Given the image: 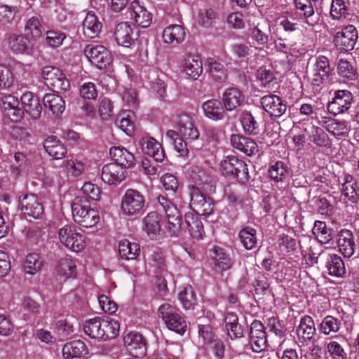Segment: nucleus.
I'll return each instance as SVG.
<instances>
[{"label": "nucleus", "instance_id": "25", "mask_svg": "<svg viewBox=\"0 0 359 359\" xmlns=\"http://www.w3.org/2000/svg\"><path fill=\"white\" fill-rule=\"evenodd\" d=\"M21 102L25 111L32 118L37 119L41 116L42 107L38 97L28 92L22 95Z\"/></svg>", "mask_w": 359, "mask_h": 359}, {"label": "nucleus", "instance_id": "17", "mask_svg": "<svg viewBox=\"0 0 359 359\" xmlns=\"http://www.w3.org/2000/svg\"><path fill=\"white\" fill-rule=\"evenodd\" d=\"M230 142L233 148L248 156L255 155L259 151L257 144L251 138L233 134L231 136Z\"/></svg>", "mask_w": 359, "mask_h": 359}, {"label": "nucleus", "instance_id": "42", "mask_svg": "<svg viewBox=\"0 0 359 359\" xmlns=\"http://www.w3.org/2000/svg\"><path fill=\"white\" fill-rule=\"evenodd\" d=\"M43 265L42 257L36 253L29 254L24 262V270L25 273L34 275L41 271Z\"/></svg>", "mask_w": 359, "mask_h": 359}, {"label": "nucleus", "instance_id": "45", "mask_svg": "<svg viewBox=\"0 0 359 359\" xmlns=\"http://www.w3.org/2000/svg\"><path fill=\"white\" fill-rule=\"evenodd\" d=\"M337 72L339 76L349 81L357 79V71L353 65L346 60L340 59L337 63Z\"/></svg>", "mask_w": 359, "mask_h": 359}, {"label": "nucleus", "instance_id": "54", "mask_svg": "<svg viewBox=\"0 0 359 359\" xmlns=\"http://www.w3.org/2000/svg\"><path fill=\"white\" fill-rule=\"evenodd\" d=\"M240 160L235 156H227L221 161V171L224 176L232 179Z\"/></svg>", "mask_w": 359, "mask_h": 359}, {"label": "nucleus", "instance_id": "8", "mask_svg": "<svg viewBox=\"0 0 359 359\" xmlns=\"http://www.w3.org/2000/svg\"><path fill=\"white\" fill-rule=\"evenodd\" d=\"M188 189L191 205L197 212L205 217L212 214L215 209V204L212 199L206 196L194 185L189 186Z\"/></svg>", "mask_w": 359, "mask_h": 359}, {"label": "nucleus", "instance_id": "47", "mask_svg": "<svg viewBox=\"0 0 359 359\" xmlns=\"http://www.w3.org/2000/svg\"><path fill=\"white\" fill-rule=\"evenodd\" d=\"M76 264L70 258L65 257L60 260L57 269V274L65 278L74 277L76 274Z\"/></svg>", "mask_w": 359, "mask_h": 359}, {"label": "nucleus", "instance_id": "16", "mask_svg": "<svg viewBox=\"0 0 359 359\" xmlns=\"http://www.w3.org/2000/svg\"><path fill=\"white\" fill-rule=\"evenodd\" d=\"M124 345L135 357H142L146 354V342L142 335L137 332H130L124 337Z\"/></svg>", "mask_w": 359, "mask_h": 359}, {"label": "nucleus", "instance_id": "53", "mask_svg": "<svg viewBox=\"0 0 359 359\" xmlns=\"http://www.w3.org/2000/svg\"><path fill=\"white\" fill-rule=\"evenodd\" d=\"M270 177L277 182H283L288 175V168L283 161H277L269 170Z\"/></svg>", "mask_w": 359, "mask_h": 359}, {"label": "nucleus", "instance_id": "52", "mask_svg": "<svg viewBox=\"0 0 359 359\" xmlns=\"http://www.w3.org/2000/svg\"><path fill=\"white\" fill-rule=\"evenodd\" d=\"M166 137L171 141L175 150L180 156H185L188 154V149L186 142L176 131L169 130L166 133Z\"/></svg>", "mask_w": 359, "mask_h": 359}, {"label": "nucleus", "instance_id": "57", "mask_svg": "<svg viewBox=\"0 0 359 359\" xmlns=\"http://www.w3.org/2000/svg\"><path fill=\"white\" fill-rule=\"evenodd\" d=\"M161 182L168 191L172 194H177L180 189V184L177 177L171 174H165L161 178Z\"/></svg>", "mask_w": 359, "mask_h": 359}, {"label": "nucleus", "instance_id": "35", "mask_svg": "<svg viewBox=\"0 0 359 359\" xmlns=\"http://www.w3.org/2000/svg\"><path fill=\"white\" fill-rule=\"evenodd\" d=\"M185 38V31L181 25H172L166 27L163 33V39L167 43L178 44Z\"/></svg>", "mask_w": 359, "mask_h": 359}, {"label": "nucleus", "instance_id": "20", "mask_svg": "<svg viewBox=\"0 0 359 359\" xmlns=\"http://www.w3.org/2000/svg\"><path fill=\"white\" fill-rule=\"evenodd\" d=\"M109 154L115 161L114 163L121 165L125 169L133 168L136 164L134 155L123 147H111L109 150Z\"/></svg>", "mask_w": 359, "mask_h": 359}, {"label": "nucleus", "instance_id": "63", "mask_svg": "<svg viewBox=\"0 0 359 359\" xmlns=\"http://www.w3.org/2000/svg\"><path fill=\"white\" fill-rule=\"evenodd\" d=\"M236 174L233 176L232 179H236L239 183L245 184L248 182L250 175L248 172V165L243 161L240 160L238 168L236 170Z\"/></svg>", "mask_w": 359, "mask_h": 359}, {"label": "nucleus", "instance_id": "29", "mask_svg": "<svg viewBox=\"0 0 359 359\" xmlns=\"http://www.w3.org/2000/svg\"><path fill=\"white\" fill-rule=\"evenodd\" d=\"M183 67L187 74L194 79L203 72L202 60L196 55H188L184 60Z\"/></svg>", "mask_w": 359, "mask_h": 359}, {"label": "nucleus", "instance_id": "38", "mask_svg": "<svg viewBox=\"0 0 359 359\" xmlns=\"http://www.w3.org/2000/svg\"><path fill=\"white\" fill-rule=\"evenodd\" d=\"M326 267L329 274L336 277H342L346 273L344 263L337 255H330L327 259Z\"/></svg>", "mask_w": 359, "mask_h": 359}, {"label": "nucleus", "instance_id": "30", "mask_svg": "<svg viewBox=\"0 0 359 359\" xmlns=\"http://www.w3.org/2000/svg\"><path fill=\"white\" fill-rule=\"evenodd\" d=\"M299 339L304 341L311 340L316 334V327L313 318L309 316H304L300 320L296 330Z\"/></svg>", "mask_w": 359, "mask_h": 359}, {"label": "nucleus", "instance_id": "60", "mask_svg": "<svg viewBox=\"0 0 359 359\" xmlns=\"http://www.w3.org/2000/svg\"><path fill=\"white\" fill-rule=\"evenodd\" d=\"M16 13L15 7L0 4V22L6 24L12 22Z\"/></svg>", "mask_w": 359, "mask_h": 359}, {"label": "nucleus", "instance_id": "50", "mask_svg": "<svg viewBox=\"0 0 359 359\" xmlns=\"http://www.w3.org/2000/svg\"><path fill=\"white\" fill-rule=\"evenodd\" d=\"M349 15L348 8L344 0H332L330 15L334 20H342Z\"/></svg>", "mask_w": 359, "mask_h": 359}, {"label": "nucleus", "instance_id": "62", "mask_svg": "<svg viewBox=\"0 0 359 359\" xmlns=\"http://www.w3.org/2000/svg\"><path fill=\"white\" fill-rule=\"evenodd\" d=\"M82 193L85 195L88 200L91 199L93 201H97L100 198V191L97 186L90 182H86L82 188ZM83 197V196H81Z\"/></svg>", "mask_w": 359, "mask_h": 359}, {"label": "nucleus", "instance_id": "14", "mask_svg": "<svg viewBox=\"0 0 359 359\" xmlns=\"http://www.w3.org/2000/svg\"><path fill=\"white\" fill-rule=\"evenodd\" d=\"M261 104L270 116L276 118L281 116L287 110L286 104L279 96L276 95L263 96L261 99Z\"/></svg>", "mask_w": 359, "mask_h": 359}, {"label": "nucleus", "instance_id": "1", "mask_svg": "<svg viewBox=\"0 0 359 359\" xmlns=\"http://www.w3.org/2000/svg\"><path fill=\"white\" fill-rule=\"evenodd\" d=\"M72 212L74 222L86 228L95 226L100 220L98 212L91 208L89 201L81 196L74 198Z\"/></svg>", "mask_w": 359, "mask_h": 359}, {"label": "nucleus", "instance_id": "22", "mask_svg": "<svg viewBox=\"0 0 359 359\" xmlns=\"http://www.w3.org/2000/svg\"><path fill=\"white\" fill-rule=\"evenodd\" d=\"M337 245L339 250L346 257H351L355 250V243L352 232L347 229H341L338 233Z\"/></svg>", "mask_w": 359, "mask_h": 359}, {"label": "nucleus", "instance_id": "26", "mask_svg": "<svg viewBox=\"0 0 359 359\" xmlns=\"http://www.w3.org/2000/svg\"><path fill=\"white\" fill-rule=\"evenodd\" d=\"M102 28V24L95 13H88L83 22V32L85 36L94 39L100 33Z\"/></svg>", "mask_w": 359, "mask_h": 359}, {"label": "nucleus", "instance_id": "40", "mask_svg": "<svg viewBox=\"0 0 359 359\" xmlns=\"http://www.w3.org/2000/svg\"><path fill=\"white\" fill-rule=\"evenodd\" d=\"M46 30L41 25L39 18L33 16L30 18L25 26V35L32 39H39Z\"/></svg>", "mask_w": 359, "mask_h": 359}, {"label": "nucleus", "instance_id": "31", "mask_svg": "<svg viewBox=\"0 0 359 359\" xmlns=\"http://www.w3.org/2000/svg\"><path fill=\"white\" fill-rule=\"evenodd\" d=\"M44 148L50 156L57 160L63 158L67 153L64 144L54 136L45 140Z\"/></svg>", "mask_w": 359, "mask_h": 359}, {"label": "nucleus", "instance_id": "10", "mask_svg": "<svg viewBox=\"0 0 359 359\" xmlns=\"http://www.w3.org/2000/svg\"><path fill=\"white\" fill-rule=\"evenodd\" d=\"M331 72L329 59L324 56L320 55L315 60L313 67V78L311 85L316 90H320L322 85L326 83L330 77Z\"/></svg>", "mask_w": 359, "mask_h": 359}, {"label": "nucleus", "instance_id": "43", "mask_svg": "<svg viewBox=\"0 0 359 359\" xmlns=\"http://www.w3.org/2000/svg\"><path fill=\"white\" fill-rule=\"evenodd\" d=\"M239 238L243 247L250 250L255 248L257 238V231L251 227L247 226L242 229L239 232Z\"/></svg>", "mask_w": 359, "mask_h": 359}, {"label": "nucleus", "instance_id": "51", "mask_svg": "<svg viewBox=\"0 0 359 359\" xmlns=\"http://www.w3.org/2000/svg\"><path fill=\"white\" fill-rule=\"evenodd\" d=\"M214 261L217 267L222 271L228 270L232 265L229 256L224 252V249L215 246L214 248Z\"/></svg>", "mask_w": 359, "mask_h": 359}, {"label": "nucleus", "instance_id": "39", "mask_svg": "<svg viewBox=\"0 0 359 359\" xmlns=\"http://www.w3.org/2000/svg\"><path fill=\"white\" fill-rule=\"evenodd\" d=\"M160 219L156 212H149L143 219L144 230L151 238L156 237L161 231Z\"/></svg>", "mask_w": 359, "mask_h": 359}, {"label": "nucleus", "instance_id": "18", "mask_svg": "<svg viewBox=\"0 0 359 359\" xmlns=\"http://www.w3.org/2000/svg\"><path fill=\"white\" fill-rule=\"evenodd\" d=\"M129 10L131 12V17L133 18L138 26L147 28L150 25L152 20L151 14L138 0H134L131 2Z\"/></svg>", "mask_w": 359, "mask_h": 359}, {"label": "nucleus", "instance_id": "46", "mask_svg": "<svg viewBox=\"0 0 359 359\" xmlns=\"http://www.w3.org/2000/svg\"><path fill=\"white\" fill-rule=\"evenodd\" d=\"M341 320L332 316H325L320 324V331L325 335L330 333H336L341 327Z\"/></svg>", "mask_w": 359, "mask_h": 359}, {"label": "nucleus", "instance_id": "5", "mask_svg": "<svg viewBox=\"0 0 359 359\" xmlns=\"http://www.w3.org/2000/svg\"><path fill=\"white\" fill-rule=\"evenodd\" d=\"M158 202L164 210L167 219V228L170 234L177 236L182 229V216L177 207L168 198L160 196Z\"/></svg>", "mask_w": 359, "mask_h": 359}, {"label": "nucleus", "instance_id": "49", "mask_svg": "<svg viewBox=\"0 0 359 359\" xmlns=\"http://www.w3.org/2000/svg\"><path fill=\"white\" fill-rule=\"evenodd\" d=\"M179 299L185 309H193L196 295L191 285H187L179 293Z\"/></svg>", "mask_w": 359, "mask_h": 359}, {"label": "nucleus", "instance_id": "4", "mask_svg": "<svg viewBox=\"0 0 359 359\" xmlns=\"http://www.w3.org/2000/svg\"><path fill=\"white\" fill-rule=\"evenodd\" d=\"M145 205V198L139 191L128 189L121 200V210L127 216H137L142 213Z\"/></svg>", "mask_w": 359, "mask_h": 359}, {"label": "nucleus", "instance_id": "7", "mask_svg": "<svg viewBox=\"0 0 359 359\" xmlns=\"http://www.w3.org/2000/svg\"><path fill=\"white\" fill-rule=\"evenodd\" d=\"M358 38L357 29L353 25H349L335 33L332 42L337 50L348 52L354 48Z\"/></svg>", "mask_w": 359, "mask_h": 359}, {"label": "nucleus", "instance_id": "64", "mask_svg": "<svg viewBox=\"0 0 359 359\" xmlns=\"http://www.w3.org/2000/svg\"><path fill=\"white\" fill-rule=\"evenodd\" d=\"M79 90L80 95L85 100H95L97 97L95 85L92 82L84 83Z\"/></svg>", "mask_w": 359, "mask_h": 359}, {"label": "nucleus", "instance_id": "41", "mask_svg": "<svg viewBox=\"0 0 359 359\" xmlns=\"http://www.w3.org/2000/svg\"><path fill=\"white\" fill-rule=\"evenodd\" d=\"M118 252L122 259L126 260L134 259L139 255L140 248L137 243H130L125 240L119 243Z\"/></svg>", "mask_w": 359, "mask_h": 359}, {"label": "nucleus", "instance_id": "33", "mask_svg": "<svg viewBox=\"0 0 359 359\" xmlns=\"http://www.w3.org/2000/svg\"><path fill=\"white\" fill-rule=\"evenodd\" d=\"M312 233L317 240L323 244L330 243L335 236V232L332 228L327 226L325 222L316 221L312 229Z\"/></svg>", "mask_w": 359, "mask_h": 359}, {"label": "nucleus", "instance_id": "59", "mask_svg": "<svg viewBox=\"0 0 359 359\" xmlns=\"http://www.w3.org/2000/svg\"><path fill=\"white\" fill-rule=\"evenodd\" d=\"M278 246L280 250L290 252L295 250L297 242L292 236L282 234L278 239Z\"/></svg>", "mask_w": 359, "mask_h": 359}, {"label": "nucleus", "instance_id": "48", "mask_svg": "<svg viewBox=\"0 0 359 359\" xmlns=\"http://www.w3.org/2000/svg\"><path fill=\"white\" fill-rule=\"evenodd\" d=\"M241 124L244 131L250 135H257L259 133V124L255 118L248 111H245L241 116Z\"/></svg>", "mask_w": 359, "mask_h": 359}, {"label": "nucleus", "instance_id": "9", "mask_svg": "<svg viewBox=\"0 0 359 359\" xmlns=\"http://www.w3.org/2000/svg\"><path fill=\"white\" fill-rule=\"evenodd\" d=\"M84 54L92 64L100 69L107 68L112 60L110 52L102 45H88Z\"/></svg>", "mask_w": 359, "mask_h": 359}, {"label": "nucleus", "instance_id": "27", "mask_svg": "<svg viewBox=\"0 0 359 359\" xmlns=\"http://www.w3.org/2000/svg\"><path fill=\"white\" fill-rule=\"evenodd\" d=\"M102 318L95 317L93 318L86 320L83 323V330L84 333L90 338L97 341H103L102 334Z\"/></svg>", "mask_w": 359, "mask_h": 359}, {"label": "nucleus", "instance_id": "44", "mask_svg": "<svg viewBox=\"0 0 359 359\" xmlns=\"http://www.w3.org/2000/svg\"><path fill=\"white\" fill-rule=\"evenodd\" d=\"M120 325L118 320L111 318H102L103 341L114 339L118 334Z\"/></svg>", "mask_w": 359, "mask_h": 359}, {"label": "nucleus", "instance_id": "58", "mask_svg": "<svg viewBox=\"0 0 359 359\" xmlns=\"http://www.w3.org/2000/svg\"><path fill=\"white\" fill-rule=\"evenodd\" d=\"M66 171L73 177H78L81 175L85 169L84 164L77 160L70 159L65 161Z\"/></svg>", "mask_w": 359, "mask_h": 359}, {"label": "nucleus", "instance_id": "13", "mask_svg": "<svg viewBox=\"0 0 359 359\" xmlns=\"http://www.w3.org/2000/svg\"><path fill=\"white\" fill-rule=\"evenodd\" d=\"M126 175V170L124 168L111 163L103 166L101 178L109 184H116L125 180Z\"/></svg>", "mask_w": 359, "mask_h": 359}, {"label": "nucleus", "instance_id": "11", "mask_svg": "<svg viewBox=\"0 0 359 359\" xmlns=\"http://www.w3.org/2000/svg\"><path fill=\"white\" fill-rule=\"evenodd\" d=\"M353 99V95L350 91L337 90L332 100L328 103L327 110L335 116L344 113L351 107Z\"/></svg>", "mask_w": 359, "mask_h": 359}, {"label": "nucleus", "instance_id": "34", "mask_svg": "<svg viewBox=\"0 0 359 359\" xmlns=\"http://www.w3.org/2000/svg\"><path fill=\"white\" fill-rule=\"evenodd\" d=\"M43 105L48 108L53 114L60 115L65 109V102L63 98L55 93H48L43 99Z\"/></svg>", "mask_w": 359, "mask_h": 359}, {"label": "nucleus", "instance_id": "56", "mask_svg": "<svg viewBox=\"0 0 359 359\" xmlns=\"http://www.w3.org/2000/svg\"><path fill=\"white\" fill-rule=\"evenodd\" d=\"M311 141L319 147H327L330 144L327 133L319 127H314L311 135Z\"/></svg>", "mask_w": 359, "mask_h": 359}, {"label": "nucleus", "instance_id": "6", "mask_svg": "<svg viewBox=\"0 0 359 359\" xmlns=\"http://www.w3.org/2000/svg\"><path fill=\"white\" fill-rule=\"evenodd\" d=\"M58 236L60 243L74 252H81L85 248V238L74 226L65 225L59 230Z\"/></svg>", "mask_w": 359, "mask_h": 359}, {"label": "nucleus", "instance_id": "3", "mask_svg": "<svg viewBox=\"0 0 359 359\" xmlns=\"http://www.w3.org/2000/svg\"><path fill=\"white\" fill-rule=\"evenodd\" d=\"M41 76L46 86L54 92L62 93L69 88V82L62 72L54 66H46L42 69Z\"/></svg>", "mask_w": 359, "mask_h": 359}, {"label": "nucleus", "instance_id": "61", "mask_svg": "<svg viewBox=\"0 0 359 359\" xmlns=\"http://www.w3.org/2000/svg\"><path fill=\"white\" fill-rule=\"evenodd\" d=\"M327 348L333 359H346L347 358L346 353L341 345L335 341L329 342Z\"/></svg>", "mask_w": 359, "mask_h": 359}, {"label": "nucleus", "instance_id": "23", "mask_svg": "<svg viewBox=\"0 0 359 359\" xmlns=\"http://www.w3.org/2000/svg\"><path fill=\"white\" fill-rule=\"evenodd\" d=\"M202 109L205 116L213 121L224 119L225 116V109L222 103L217 99H210L202 104Z\"/></svg>", "mask_w": 359, "mask_h": 359}, {"label": "nucleus", "instance_id": "24", "mask_svg": "<svg viewBox=\"0 0 359 359\" xmlns=\"http://www.w3.org/2000/svg\"><path fill=\"white\" fill-rule=\"evenodd\" d=\"M293 2L295 8L302 13L305 22L308 25L313 27L318 24L319 17L315 13L312 0H294Z\"/></svg>", "mask_w": 359, "mask_h": 359}, {"label": "nucleus", "instance_id": "21", "mask_svg": "<svg viewBox=\"0 0 359 359\" xmlns=\"http://www.w3.org/2000/svg\"><path fill=\"white\" fill-rule=\"evenodd\" d=\"M244 101V95L236 88H229L222 95L223 106L226 111L236 109L241 106Z\"/></svg>", "mask_w": 359, "mask_h": 359}, {"label": "nucleus", "instance_id": "15", "mask_svg": "<svg viewBox=\"0 0 359 359\" xmlns=\"http://www.w3.org/2000/svg\"><path fill=\"white\" fill-rule=\"evenodd\" d=\"M114 35L118 44L125 47H130L138 36L136 30L128 22L117 25Z\"/></svg>", "mask_w": 359, "mask_h": 359}, {"label": "nucleus", "instance_id": "2", "mask_svg": "<svg viewBox=\"0 0 359 359\" xmlns=\"http://www.w3.org/2000/svg\"><path fill=\"white\" fill-rule=\"evenodd\" d=\"M158 314L169 330L180 334L185 332L187 323L180 316L177 308L168 303H164L159 306Z\"/></svg>", "mask_w": 359, "mask_h": 359}, {"label": "nucleus", "instance_id": "19", "mask_svg": "<svg viewBox=\"0 0 359 359\" xmlns=\"http://www.w3.org/2000/svg\"><path fill=\"white\" fill-rule=\"evenodd\" d=\"M142 151L152 156L156 162H162L165 158L164 150L160 143L153 137H143L140 141Z\"/></svg>", "mask_w": 359, "mask_h": 359}, {"label": "nucleus", "instance_id": "37", "mask_svg": "<svg viewBox=\"0 0 359 359\" xmlns=\"http://www.w3.org/2000/svg\"><path fill=\"white\" fill-rule=\"evenodd\" d=\"M207 62L211 78L218 83L225 81L227 79V70L224 65L212 58H209Z\"/></svg>", "mask_w": 359, "mask_h": 359}, {"label": "nucleus", "instance_id": "32", "mask_svg": "<svg viewBox=\"0 0 359 359\" xmlns=\"http://www.w3.org/2000/svg\"><path fill=\"white\" fill-rule=\"evenodd\" d=\"M184 219L191 236L196 240L201 239L204 233V229L199 217L193 212H187L185 214Z\"/></svg>", "mask_w": 359, "mask_h": 359}, {"label": "nucleus", "instance_id": "28", "mask_svg": "<svg viewBox=\"0 0 359 359\" xmlns=\"http://www.w3.org/2000/svg\"><path fill=\"white\" fill-rule=\"evenodd\" d=\"M88 353L86 344L81 340H74L65 344L62 348L63 357L66 359L81 358Z\"/></svg>", "mask_w": 359, "mask_h": 359}, {"label": "nucleus", "instance_id": "12", "mask_svg": "<svg viewBox=\"0 0 359 359\" xmlns=\"http://www.w3.org/2000/svg\"><path fill=\"white\" fill-rule=\"evenodd\" d=\"M20 206L24 215L34 218H39L43 213L42 203L34 194L25 195L20 198Z\"/></svg>", "mask_w": 359, "mask_h": 359}, {"label": "nucleus", "instance_id": "55", "mask_svg": "<svg viewBox=\"0 0 359 359\" xmlns=\"http://www.w3.org/2000/svg\"><path fill=\"white\" fill-rule=\"evenodd\" d=\"M9 48L15 53H22L27 48V39L22 35H12L8 39Z\"/></svg>", "mask_w": 359, "mask_h": 359}, {"label": "nucleus", "instance_id": "36", "mask_svg": "<svg viewBox=\"0 0 359 359\" xmlns=\"http://www.w3.org/2000/svg\"><path fill=\"white\" fill-rule=\"evenodd\" d=\"M224 322L227 334L231 339H233L243 337L242 326L238 323V317L235 313H227Z\"/></svg>", "mask_w": 359, "mask_h": 359}]
</instances>
